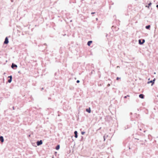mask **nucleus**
Here are the masks:
<instances>
[{
  "instance_id": "obj_17",
  "label": "nucleus",
  "mask_w": 158,
  "mask_h": 158,
  "mask_svg": "<svg viewBox=\"0 0 158 158\" xmlns=\"http://www.w3.org/2000/svg\"><path fill=\"white\" fill-rule=\"evenodd\" d=\"M8 78H12V76H9L8 77Z\"/></svg>"
},
{
  "instance_id": "obj_8",
  "label": "nucleus",
  "mask_w": 158,
  "mask_h": 158,
  "mask_svg": "<svg viewBox=\"0 0 158 158\" xmlns=\"http://www.w3.org/2000/svg\"><path fill=\"white\" fill-rule=\"evenodd\" d=\"M86 111L89 113H90L91 112L90 108H89L88 109H86Z\"/></svg>"
},
{
  "instance_id": "obj_1",
  "label": "nucleus",
  "mask_w": 158,
  "mask_h": 158,
  "mask_svg": "<svg viewBox=\"0 0 158 158\" xmlns=\"http://www.w3.org/2000/svg\"><path fill=\"white\" fill-rule=\"evenodd\" d=\"M43 143V142L42 140H40V141H38L37 142V144L38 146L42 144Z\"/></svg>"
},
{
  "instance_id": "obj_20",
  "label": "nucleus",
  "mask_w": 158,
  "mask_h": 158,
  "mask_svg": "<svg viewBox=\"0 0 158 158\" xmlns=\"http://www.w3.org/2000/svg\"><path fill=\"white\" fill-rule=\"evenodd\" d=\"M84 132H81V134H82V135H83V134H84Z\"/></svg>"
},
{
  "instance_id": "obj_4",
  "label": "nucleus",
  "mask_w": 158,
  "mask_h": 158,
  "mask_svg": "<svg viewBox=\"0 0 158 158\" xmlns=\"http://www.w3.org/2000/svg\"><path fill=\"white\" fill-rule=\"evenodd\" d=\"M0 140L1 142L2 143L4 141V139L3 137L2 136L0 137Z\"/></svg>"
},
{
  "instance_id": "obj_18",
  "label": "nucleus",
  "mask_w": 158,
  "mask_h": 158,
  "mask_svg": "<svg viewBox=\"0 0 158 158\" xmlns=\"http://www.w3.org/2000/svg\"><path fill=\"white\" fill-rule=\"evenodd\" d=\"M151 5V3H149L148 4V6H150Z\"/></svg>"
},
{
  "instance_id": "obj_12",
  "label": "nucleus",
  "mask_w": 158,
  "mask_h": 158,
  "mask_svg": "<svg viewBox=\"0 0 158 158\" xmlns=\"http://www.w3.org/2000/svg\"><path fill=\"white\" fill-rule=\"evenodd\" d=\"M139 44H143V43H142V42H141V40H139Z\"/></svg>"
},
{
  "instance_id": "obj_5",
  "label": "nucleus",
  "mask_w": 158,
  "mask_h": 158,
  "mask_svg": "<svg viewBox=\"0 0 158 158\" xmlns=\"http://www.w3.org/2000/svg\"><path fill=\"white\" fill-rule=\"evenodd\" d=\"M139 97L141 98H144V95L143 94H140L139 95Z\"/></svg>"
},
{
  "instance_id": "obj_16",
  "label": "nucleus",
  "mask_w": 158,
  "mask_h": 158,
  "mask_svg": "<svg viewBox=\"0 0 158 158\" xmlns=\"http://www.w3.org/2000/svg\"><path fill=\"white\" fill-rule=\"evenodd\" d=\"M145 42V40H142V43H143V44Z\"/></svg>"
},
{
  "instance_id": "obj_19",
  "label": "nucleus",
  "mask_w": 158,
  "mask_h": 158,
  "mask_svg": "<svg viewBox=\"0 0 158 158\" xmlns=\"http://www.w3.org/2000/svg\"><path fill=\"white\" fill-rule=\"evenodd\" d=\"M80 82V81L79 80H77V83H78Z\"/></svg>"
},
{
  "instance_id": "obj_14",
  "label": "nucleus",
  "mask_w": 158,
  "mask_h": 158,
  "mask_svg": "<svg viewBox=\"0 0 158 158\" xmlns=\"http://www.w3.org/2000/svg\"><path fill=\"white\" fill-rule=\"evenodd\" d=\"M127 97H130V96H129V95H127V96H125L124 97V98H126Z\"/></svg>"
},
{
  "instance_id": "obj_10",
  "label": "nucleus",
  "mask_w": 158,
  "mask_h": 158,
  "mask_svg": "<svg viewBox=\"0 0 158 158\" xmlns=\"http://www.w3.org/2000/svg\"><path fill=\"white\" fill-rule=\"evenodd\" d=\"M60 145H58L56 147V149L57 150H58L60 148Z\"/></svg>"
},
{
  "instance_id": "obj_3",
  "label": "nucleus",
  "mask_w": 158,
  "mask_h": 158,
  "mask_svg": "<svg viewBox=\"0 0 158 158\" xmlns=\"http://www.w3.org/2000/svg\"><path fill=\"white\" fill-rule=\"evenodd\" d=\"M155 79H153L152 81H151L148 82V83H152V85L154 83V81H155Z\"/></svg>"
},
{
  "instance_id": "obj_9",
  "label": "nucleus",
  "mask_w": 158,
  "mask_h": 158,
  "mask_svg": "<svg viewBox=\"0 0 158 158\" xmlns=\"http://www.w3.org/2000/svg\"><path fill=\"white\" fill-rule=\"evenodd\" d=\"M11 67L12 68H13L14 67H15L17 68V66L16 65L14 64H12L11 65Z\"/></svg>"
},
{
  "instance_id": "obj_7",
  "label": "nucleus",
  "mask_w": 158,
  "mask_h": 158,
  "mask_svg": "<svg viewBox=\"0 0 158 158\" xmlns=\"http://www.w3.org/2000/svg\"><path fill=\"white\" fill-rule=\"evenodd\" d=\"M92 43V41H89L88 42V43H87V45L89 46H90L91 44Z\"/></svg>"
},
{
  "instance_id": "obj_2",
  "label": "nucleus",
  "mask_w": 158,
  "mask_h": 158,
  "mask_svg": "<svg viewBox=\"0 0 158 158\" xmlns=\"http://www.w3.org/2000/svg\"><path fill=\"white\" fill-rule=\"evenodd\" d=\"M9 43L7 37H6L5 39V40L4 42V44H7Z\"/></svg>"
},
{
  "instance_id": "obj_13",
  "label": "nucleus",
  "mask_w": 158,
  "mask_h": 158,
  "mask_svg": "<svg viewBox=\"0 0 158 158\" xmlns=\"http://www.w3.org/2000/svg\"><path fill=\"white\" fill-rule=\"evenodd\" d=\"M11 81H12V78H10V79H9L8 80V82H9V83H10Z\"/></svg>"
},
{
  "instance_id": "obj_6",
  "label": "nucleus",
  "mask_w": 158,
  "mask_h": 158,
  "mask_svg": "<svg viewBox=\"0 0 158 158\" xmlns=\"http://www.w3.org/2000/svg\"><path fill=\"white\" fill-rule=\"evenodd\" d=\"M74 134L75 135V137L76 138H77V131H74Z\"/></svg>"
},
{
  "instance_id": "obj_11",
  "label": "nucleus",
  "mask_w": 158,
  "mask_h": 158,
  "mask_svg": "<svg viewBox=\"0 0 158 158\" xmlns=\"http://www.w3.org/2000/svg\"><path fill=\"white\" fill-rule=\"evenodd\" d=\"M150 25H148L146 27V28L147 29H148L149 28H150Z\"/></svg>"
},
{
  "instance_id": "obj_15",
  "label": "nucleus",
  "mask_w": 158,
  "mask_h": 158,
  "mask_svg": "<svg viewBox=\"0 0 158 158\" xmlns=\"http://www.w3.org/2000/svg\"><path fill=\"white\" fill-rule=\"evenodd\" d=\"M120 78H119L118 77H117L116 78L117 80H118L119 79H120Z\"/></svg>"
},
{
  "instance_id": "obj_21",
  "label": "nucleus",
  "mask_w": 158,
  "mask_h": 158,
  "mask_svg": "<svg viewBox=\"0 0 158 158\" xmlns=\"http://www.w3.org/2000/svg\"><path fill=\"white\" fill-rule=\"evenodd\" d=\"M95 13V12H92L91 13V14H94Z\"/></svg>"
}]
</instances>
